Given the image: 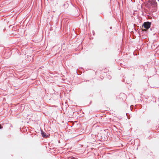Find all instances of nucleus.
<instances>
[{"instance_id":"nucleus-3","label":"nucleus","mask_w":159,"mask_h":159,"mask_svg":"<svg viewBox=\"0 0 159 159\" xmlns=\"http://www.w3.org/2000/svg\"><path fill=\"white\" fill-rule=\"evenodd\" d=\"M69 159H76L74 157H72V158H69Z\"/></svg>"},{"instance_id":"nucleus-2","label":"nucleus","mask_w":159,"mask_h":159,"mask_svg":"<svg viewBox=\"0 0 159 159\" xmlns=\"http://www.w3.org/2000/svg\"><path fill=\"white\" fill-rule=\"evenodd\" d=\"M41 134L43 137H46V135L45 133L43 131H41Z\"/></svg>"},{"instance_id":"nucleus-5","label":"nucleus","mask_w":159,"mask_h":159,"mask_svg":"<svg viewBox=\"0 0 159 159\" xmlns=\"http://www.w3.org/2000/svg\"><path fill=\"white\" fill-rule=\"evenodd\" d=\"M110 29H111V27H110Z\"/></svg>"},{"instance_id":"nucleus-1","label":"nucleus","mask_w":159,"mask_h":159,"mask_svg":"<svg viewBox=\"0 0 159 159\" xmlns=\"http://www.w3.org/2000/svg\"><path fill=\"white\" fill-rule=\"evenodd\" d=\"M151 25V22H144L143 24V26H144V28H145L146 30L145 29L143 30L146 31L150 27Z\"/></svg>"},{"instance_id":"nucleus-4","label":"nucleus","mask_w":159,"mask_h":159,"mask_svg":"<svg viewBox=\"0 0 159 159\" xmlns=\"http://www.w3.org/2000/svg\"><path fill=\"white\" fill-rule=\"evenodd\" d=\"M2 128V126L0 124V129H1Z\"/></svg>"}]
</instances>
